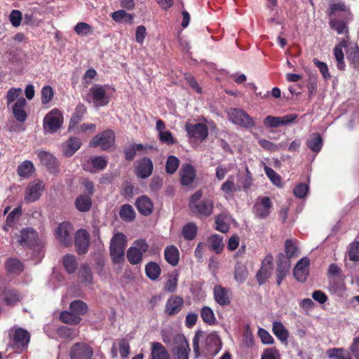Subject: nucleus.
Listing matches in <instances>:
<instances>
[{
    "mask_svg": "<svg viewBox=\"0 0 359 359\" xmlns=\"http://www.w3.org/2000/svg\"><path fill=\"white\" fill-rule=\"evenodd\" d=\"M202 196L201 190L193 194L189 198V208L194 215L208 217L213 212L214 203L211 199L205 198L201 201Z\"/></svg>",
    "mask_w": 359,
    "mask_h": 359,
    "instance_id": "obj_1",
    "label": "nucleus"
},
{
    "mask_svg": "<svg viewBox=\"0 0 359 359\" xmlns=\"http://www.w3.org/2000/svg\"><path fill=\"white\" fill-rule=\"evenodd\" d=\"M127 245V238L123 233H116L111 240L109 250L111 260L119 264L123 260L124 250Z\"/></svg>",
    "mask_w": 359,
    "mask_h": 359,
    "instance_id": "obj_2",
    "label": "nucleus"
},
{
    "mask_svg": "<svg viewBox=\"0 0 359 359\" xmlns=\"http://www.w3.org/2000/svg\"><path fill=\"white\" fill-rule=\"evenodd\" d=\"M63 123V116L57 109L49 111L43 119V129L46 133H53L60 129Z\"/></svg>",
    "mask_w": 359,
    "mask_h": 359,
    "instance_id": "obj_3",
    "label": "nucleus"
},
{
    "mask_svg": "<svg viewBox=\"0 0 359 359\" xmlns=\"http://www.w3.org/2000/svg\"><path fill=\"white\" fill-rule=\"evenodd\" d=\"M18 243L24 247L33 248L41 250L42 244L39 241L36 231L32 228H26L20 231L18 238Z\"/></svg>",
    "mask_w": 359,
    "mask_h": 359,
    "instance_id": "obj_4",
    "label": "nucleus"
},
{
    "mask_svg": "<svg viewBox=\"0 0 359 359\" xmlns=\"http://www.w3.org/2000/svg\"><path fill=\"white\" fill-rule=\"evenodd\" d=\"M229 120L236 125L245 128H251L255 126L253 118L244 110L237 108L231 109L229 111Z\"/></svg>",
    "mask_w": 359,
    "mask_h": 359,
    "instance_id": "obj_5",
    "label": "nucleus"
},
{
    "mask_svg": "<svg viewBox=\"0 0 359 359\" xmlns=\"http://www.w3.org/2000/svg\"><path fill=\"white\" fill-rule=\"evenodd\" d=\"M115 143V133L112 130H106L97 134L91 140V147H100L102 150H107Z\"/></svg>",
    "mask_w": 359,
    "mask_h": 359,
    "instance_id": "obj_6",
    "label": "nucleus"
},
{
    "mask_svg": "<svg viewBox=\"0 0 359 359\" xmlns=\"http://www.w3.org/2000/svg\"><path fill=\"white\" fill-rule=\"evenodd\" d=\"M184 130L187 133L189 138L203 141L208 136V128L205 123H186Z\"/></svg>",
    "mask_w": 359,
    "mask_h": 359,
    "instance_id": "obj_7",
    "label": "nucleus"
},
{
    "mask_svg": "<svg viewBox=\"0 0 359 359\" xmlns=\"http://www.w3.org/2000/svg\"><path fill=\"white\" fill-rule=\"evenodd\" d=\"M353 44L349 41L348 36L341 39L339 43L335 45L333 49V53L336 60L337 68L340 71H344L346 69V63L344 61V54L343 48H345V51L351 48Z\"/></svg>",
    "mask_w": 359,
    "mask_h": 359,
    "instance_id": "obj_8",
    "label": "nucleus"
},
{
    "mask_svg": "<svg viewBox=\"0 0 359 359\" xmlns=\"http://www.w3.org/2000/svg\"><path fill=\"white\" fill-rule=\"evenodd\" d=\"M291 267V262L286 257H284L283 252L277 255L276 278V283L280 286L283 280L289 274Z\"/></svg>",
    "mask_w": 359,
    "mask_h": 359,
    "instance_id": "obj_9",
    "label": "nucleus"
},
{
    "mask_svg": "<svg viewBox=\"0 0 359 359\" xmlns=\"http://www.w3.org/2000/svg\"><path fill=\"white\" fill-rule=\"evenodd\" d=\"M44 189L45 184L42 180L37 179L31 182L25 190V201L30 203L37 201L41 196Z\"/></svg>",
    "mask_w": 359,
    "mask_h": 359,
    "instance_id": "obj_10",
    "label": "nucleus"
},
{
    "mask_svg": "<svg viewBox=\"0 0 359 359\" xmlns=\"http://www.w3.org/2000/svg\"><path fill=\"white\" fill-rule=\"evenodd\" d=\"M73 230V226L67 222H62L56 228V238L62 245L69 246L72 243Z\"/></svg>",
    "mask_w": 359,
    "mask_h": 359,
    "instance_id": "obj_11",
    "label": "nucleus"
},
{
    "mask_svg": "<svg viewBox=\"0 0 359 359\" xmlns=\"http://www.w3.org/2000/svg\"><path fill=\"white\" fill-rule=\"evenodd\" d=\"M91 101L95 108L107 106L110 102L104 86L95 85L91 88Z\"/></svg>",
    "mask_w": 359,
    "mask_h": 359,
    "instance_id": "obj_12",
    "label": "nucleus"
},
{
    "mask_svg": "<svg viewBox=\"0 0 359 359\" xmlns=\"http://www.w3.org/2000/svg\"><path fill=\"white\" fill-rule=\"evenodd\" d=\"M153 170L154 164L151 159L143 157L137 161L135 173L138 178L146 179L152 174Z\"/></svg>",
    "mask_w": 359,
    "mask_h": 359,
    "instance_id": "obj_13",
    "label": "nucleus"
},
{
    "mask_svg": "<svg viewBox=\"0 0 359 359\" xmlns=\"http://www.w3.org/2000/svg\"><path fill=\"white\" fill-rule=\"evenodd\" d=\"M273 207L271 200L268 196H264L261 201L257 202L253 208V212L255 216L259 219L266 218L271 213V209Z\"/></svg>",
    "mask_w": 359,
    "mask_h": 359,
    "instance_id": "obj_14",
    "label": "nucleus"
},
{
    "mask_svg": "<svg viewBox=\"0 0 359 359\" xmlns=\"http://www.w3.org/2000/svg\"><path fill=\"white\" fill-rule=\"evenodd\" d=\"M183 306L184 300L182 297L172 296L168 299L165 303L164 313L169 316H173L181 311Z\"/></svg>",
    "mask_w": 359,
    "mask_h": 359,
    "instance_id": "obj_15",
    "label": "nucleus"
},
{
    "mask_svg": "<svg viewBox=\"0 0 359 359\" xmlns=\"http://www.w3.org/2000/svg\"><path fill=\"white\" fill-rule=\"evenodd\" d=\"M180 344L172 349L173 359H189L190 353L189 344L187 339L183 335L177 336Z\"/></svg>",
    "mask_w": 359,
    "mask_h": 359,
    "instance_id": "obj_16",
    "label": "nucleus"
},
{
    "mask_svg": "<svg viewBox=\"0 0 359 359\" xmlns=\"http://www.w3.org/2000/svg\"><path fill=\"white\" fill-rule=\"evenodd\" d=\"M180 183L182 186H189L196 177L195 168L190 163H184L180 170Z\"/></svg>",
    "mask_w": 359,
    "mask_h": 359,
    "instance_id": "obj_17",
    "label": "nucleus"
},
{
    "mask_svg": "<svg viewBox=\"0 0 359 359\" xmlns=\"http://www.w3.org/2000/svg\"><path fill=\"white\" fill-rule=\"evenodd\" d=\"M75 245L79 254L83 255L88 252L89 247V238L87 230L80 229L76 232Z\"/></svg>",
    "mask_w": 359,
    "mask_h": 359,
    "instance_id": "obj_18",
    "label": "nucleus"
},
{
    "mask_svg": "<svg viewBox=\"0 0 359 359\" xmlns=\"http://www.w3.org/2000/svg\"><path fill=\"white\" fill-rule=\"evenodd\" d=\"M309 259L307 257L302 258L296 264L293 270V275L295 279L299 282L306 281L309 270Z\"/></svg>",
    "mask_w": 359,
    "mask_h": 359,
    "instance_id": "obj_19",
    "label": "nucleus"
},
{
    "mask_svg": "<svg viewBox=\"0 0 359 359\" xmlns=\"http://www.w3.org/2000/svg\"><path fill=\"white\" fill-rule=\"evenodd\" d=\"M71 359H90V346L83 342L74 344L69 351Z\"/></svg>",
    "mask_w": 359,
    "mask_h": 359,
    "instance_id": "obj_20",
    "label": "nucleus"
},
{
    "mask_svg": "<svg viewBox=\"0 0 359 359\" xmlns=\"http://www.w3.org/2000/svg\"><path fill=\"white\" fill-rule=\"evenodd\" d=\"M213 295L215 302L222 306H228L231 303L229 290L220 285L214 287Z\"/></svg>",
    "mask_w": 359,
    "mask_h": 359,
    "instance_id": "obj_21",
    "label": "nucleus"
},
{
    "mask_svg": "<svg viewBox=\"0 0 359 359\" xmlns=\"http://www.w3.org/2000/svg\"><path fill=\"white\" fill-rule=\"evenodd\" d=\"M37 157L48 170L52 173L57 172L58 163L56 158L50 153L45 151H36Z\"/></svg>",
    "mask_w": 359,
    "mask_h": 359,
    "instance_id": "obj_22",
    "label": "nucleus"
},
{
    "mask_svg": "<svg viewBox=\"0 0 359 359\" xmlns=\"http://www.w3.org/2000/svg\"><path fill=\"white\" fill-rule=\"evenodd\" d=\"M135 205L139 212L142 215L149 216L153 212V202L148 196L145 195L138 197L136 199Z\"/></svg>",
    "mask_w": 359,
    "mask_h": 359,
    "instance_id": "obj_23",
    "label": "nucleus"
},
{
    "mask_svg": "<svg viewBox=\"0 0 359 359\" xmlns=\"http://www.w3.org/2000/svg\"><path fill=\"white\" fill-rule=\"evenodd\" d=\"M151 359H172L168 349L160 342L151 344Z\"/></svg>",
    "mask_w": 359,
    "mask_h": 359,
    "instance_id": "obj_24",
    "label": "nucleus"
},
{
    "mask_svg": "<svg viewBox=\"0 0 359 359\" xmlns=\"http://www.w3.org/2000/svg\"><path fill=\"white\" fill-rule=\"evenodd\" d=\"M26 104V100L23 97H21L12 105L13 116L19 122H24L27 119V116L25 111Z\"/></svg>",
    "mask_w": 359,
    "mask_h": 359,
    "instance_id": "obj_25",
    "label": "nucleus"
},
{
    "mask_svg": "<svg viewBox=\"0 0 359 359\" xmlns=\"http://www.w3.org/2000/svg\"><path fill=\"white\" fill-rule=\"evenodd\" d=\"M164 257L168 264L172 266H177L180 261V252L177 247L172 245L166 247L164 250Z\"/></svg>",
    "mask_w": 359,
    "mask_h": 359,
    "instance_id": "obj_26",
    "label": "nucleus"
},
{
    "mask_svg": "<svg viewBox=\"0 0 359 359\" xmlns=\"http://www.w3.org/2000/svg\"><path fill=\"white\" fill-rule=\"evenodd\" d=\"M346 59L350 67L353 69L359 67V47L358 44L353 43V46L346 50Z\"/></svg>",
    "mask_w": 359,
    "mask_h": 359,
    "instance_id": "obj_27",
    "label": "nucleus"
},
{
    "mask_svg": "<svg viewBox=\"0 0 359 359\" xmlns=\"http://www.w3.org/2000/svg\"><path fill=\"white\" fill-rule=\"evenodd\" d=\"M349 20V17H343L341 20H339L337 18L330 19L329 24L330 27L335 30L337 34H341L343 33H348V29L347 27V22Z\"/></svg>",
    "mask_w": 359,
    "mask_h": 359,
    "instance_id": "obj_28",
    "label": "nucleus"
},
{
    "mask_svg": "<svg viewBox=\"0 0 359 359\" xmlns=\"http://www.w3.org/2000/svg\"><path fill=\"white\" fill-rule=\"evenodd\" d=\"M233 275L236 281L241 284L245 281L249 273L246 266L238 262L235 264Z\"/></svg>",
    "mask_w": 359,
    "mask_h": 359,
    "instance_id": "obj_29",
    "label": "nucleus"
},
{
    "mask_svg": "<svg viewBox=\"0 0 359 359\" xmlns=\"http://www.w3.org/2000/svg\"><path fill=\"white\" fill-rule=\"evenodd\" d=\"M15 346L18 347L25 346L29 341V333L21 328L17 329L13 334Z\"/></svg>",
    "mask_w": 359,
    "mask_h": 359,
    "instance_id": "obj_30",
    "label": "nucleus"
},
{
    "mask_svg": "<svg viewBox=\"0 0 359 359\" xmlns=\"http://www.w3.org/2000/svg\"><path fill=\"white\" fill-rule=\"evenodd\" d=\"M273 333L282 342H286L289 337V332L281 322L275 321L273 323Z\"/></svg>",
    "mask_w": 359,
    "mask_h": 359,
    "instance_id": "obj_31",
    "label": "nucleus"
},
{
    "mask_svg": "<svg viewBox=\"0 0 359 359\" xmlns=\"http://www.w3.org/2000/svg\"><path fill=\"white\" fill-rule=\"evenodd\" d=\"M81 145L80 140L76 137L68 140L63 146V153L67 156H72Z\"/></svg>",
    "mask_w": 359,
    "mask_h": 359,
    "instance_id": "obj_32",
    "label": "nucleus"
},
{
    "mask_svg": "<svg viewBox=\"0 0 359 359\" xmlns=\"http://www.w3.org/2000/svg\"><path fill=\"white\" fill-rule=\"evenodd\" d=\"M145 273L149 279L156 280L161 273V269L156 262H150L145 266Z\"/></svg>",
    "mask_w": 359,
    "mask_h": 359,
    "instance_id": "obj_33",
    "label": "nucleus"
},
{
    "mask_svg": "<svg viewBox=\"0 0 359 359\" xmlns=\"http://www.w3.org/2000/svg\"><path fill=\"white\" fill-rule=\"evenodd\" d=\"M208 241L212 250L215 251L217 254H220L222 252L224 246L222 236L214 234L209 237Z\"/></svg>",
    "mask_w": 359,
    "mask_h": 359,
    "instance_id": "obj_34",
    "label": "nucleus"
},
{
    "mask_svg": "<svg viewBox=\"0 0 359 359\" xmlns=\"http://www.w3.org/2000/svg\"><path fill=\"white\" fill-rule=\"evenodd\" d=\"M206 343L210 346L208 351L213 354H217L222 348V341L216 334H210L206 338Z\"/></svg>",
    "mask_w": 359,
    "mask_h": 359,
    "instance_id": "obj_35",
    "label": "nucleus"
},
{
    "mask_svg": "<svg viewBox=\"0 0 359 359\" xmlns=\"http://www.w3.org/2000/svg\"><path fill=\"white\" fill-rule=\"evenodd\" d=\"M120 217L125 222H133L135 219L136 213L131 205L124 204L121 207Z\"/></svg>",
    "mask_w": 359,
    "mask_h": 359,
    "instance_id": "obj_36",
    "label": "nucleus"
},
{
    "mask_svg": "<svg viewBox=\"0 0 359 359\" xmlns=\"http://www.w3.org/2000/svg\"><path fill=\"white\" fill-rule=\"evenodd\" d=\"M341 11L343 12V16L342 17H349L351 15V11L348 8L346 7L345 4L342 1L333 3L330 4L329 10H328V15L330 16L336 15L337 11Z\"/></svg>",
    "mask_w": 359,
    "mask_h": 359,
    "instance_id": "obj_37",
    "label": "nucleus"
},
{
    "mask_svg": "<svg viewBox=\"0 0 359 359\" xmlns=\"http://www.w3.org/2000/svg\"><path fill=\"white\" fill-rule=\"evenodd\" d=\"M126 256L130 264L136 265L141 262L143 255L138 248L130 247L126 252Z\"/></svg>",
    "mask_w": 359,
    "mask_h": 359,
    "instance_id": "obj_38",
    "label": "nucleus"
},
{
    "mask_svg": "<svg viewBox=\"0 0 359 359\" xmlns=\"http://www.w3.org/2000/svg\"><path fill=\"white\" fill-rule=\"evenodd\" d=\"M34 170L32 162L25 161L18 165L17 172L22 177H28L34 172Z\"/></svg>",
    "mask_w": 359,
    "mask_h": 359,
    "instance_id": "obj_39",
    "label": "nucleus"
},
{
    "mask_svg": "<svg viewBox=\"0 0 359 359\" xmlns=\"http://www.w3.org/2000/svg\"><path fill=\"white\" fill-rule=\"evenodd\" d=\"M198 227L194 222H189L185 224L182 230V234L184 239L191 241L197 235Z\"/></svg>",
    "mask_w": 359,
    "mask_h": 359,
    "instance_id": "obj_40",
    "label": "nucleus"
},
{
    "mask_svg": "<svg viewBox=\"0 0 359 359\" xmlns=\"http://www.w3.org/2000/svg\"><path fill=\"white\" fill-rule=\"evenodd\" d=\"M75 205L80 212H87L90 210V196L89 194L79 195L76 201Z\"/></svg>",
    "mask_w": 359,
    "mask_h": 359,
    "instance_id": "obj_41",
    "label": "nucleus"
},
{
    "mask_svg": "<svg viewBox=\"0 0 359 359\" xmlns=\"http://www.w3.org/2000/svg\"><path fill=\"white\" fill-rule=\"evenodd\" d=\"M111 18L116 22H126L132 24L133 21V15L128 13L124 10H118L112 13Z\"/></svg>",
    "mask_w": 359,
    "mask_h": 359,
    "instance_id": "obj_42",
    "label": "nucleus"
},
{
    "mask_svg": "<svg viewBox=\"0 0 359 359\" xmlns=\"http://www.w3.org/2000/svg\"><path fill=\"white\" fill-rule=\"evenodd\" d=\"M201 317L203 322L209 325H215L216 318L212 309L207 306H205L201 309Z\"/></svg>",
    "mask_w": 359,
    "mask_h": 359,
    "instance_id": "obj_43",
    "label": "nucleus"
},
{
    "mask_svg": "<svg viewBox=\"0 0 359 359\" xmlns=\"http://www.w3.org/2000/svg\"><path fill=\"white\" fill-rule=\"evenodd\" d=\"M306 146L315 153H318L323 147V139L318 133L314 134L313 137L306 141Z\"/></svg>",
    "mask_w": 359,
    "mask_h": 359,
    "instance_id": "obj_44",
    "label": "nucleus"
},
{
    "mask_svg": "<svg viewBox=\"0 0 359 359\" xmlns=\"http://www.w3.org/2000/svg\"><path fill=\"white\" fill-rule=\"evenodd\" d=\"M53 330L57 332L58 337L64 339L71 340L76 336L75 331L66 326L56 327L53 325Z\"/></svg>",
    "mask_w": 359,
    "mask_h": 359,
    "instance_id": "obj_45",
    "label": "nucleus"
},
{
    "mask_svg": "<svg viewBox=\"0 0 359 359\" xmlns=\"http://www.w3.org/2000/svg\"><path fill=\"white\" fill-rule=\"evenodd\" d=\"M144 149H145V147L142 144L134 143L130 147L124 149L123 153L125 158L128 161H131L135 157L137 151H142Z\"/></svg>",
    "mask_w": 359,
    "mask_h": 359,
    "instance_id": "obj_46",
    "label": "nucleus"
},
{
    "mask_svg": "<svg viewBox=\"0 0 359 359\" xmlns=\"http://www.w3.org/2000/svg\"><path fill=\"white\" fill-rule=\"evenodd\" d=\"M60 319L64 323L69 325H77L81 321V318L72 311L62 312L60 315Z\"/></svg>",
    "mask_w": 359,
    "mask_h": 359,
    "instance_id": "obj_47",
    "label": "nucleus"
},
{
    "mask_svg": "<svg viewBox=\"0 0 359 359\" xmlns=\"http://www.w3.org/2000/svg\"><path fill=\"white\" fill-rule=\"evenodd\" d=\"M6 268L8 272L18 274L22 271L24 266L19 260L11 258L7 260L6 263Z\"/></svg>",
    "mask_w": 359,
    "mask_h": 359,
    "instance_id": "obj_48",
    "label": "nucleus"
},
{
    "mask_svg": "<svg viewBox=\"0 0 359 359\" xmlns=\"http://www.w3.org/2000/svg\"><path fill=\"white\" fill-rule=\"evenodd\" d=\"M328 288L330 292L341 295L345 290V285L343 281H338L334 278H330Z\"/></svg>",
    "mask_w": 359,
    "mask_h": 359,
    "instance_id": "obj_49",
    "label": "nucleus"
},
{
    "mask_svg": "<svg viewBox=\"0 0 359 359\" xmlns=\"http://www.w3.org/2000/svg\"><path fill=\"white\" fill-rule=\"evenodd\" d=\"M180 165L179 159L175 156H169L165 163V171L169 175L174 174Z\"/></svg>",
    "mask_w": 359,
    "mask_h": 359,
    "instance_id": "obj_50",
    "label": "nucleus"
},
{
    "mask_svg": "<svg viewBox=\"0 0 359 359\" xmlns=\"http://www.w3.org/2000/svg\"><path fill=\"white\" fill-rule=\"evenodd\" d=\"M285 252L284 257H286L289 260L291 258L297 256L298 248L292 240H286L285 242Z\"/></svg>",
    "mask_w": 359,
    "mask_h": 359,
    "instance_id": "obj_51",
    "label": "nucleus"
},
{
    "mask_svg": "<svg viewBox=\"0 0 359 359\" xmlns=\"http://www.w3.org/2000/svg\"><path fill=\"white\" fill-rule=\"evenodd\" d=\"M4 300L6 304L13 306L20 300V295L13 290H6L4 292Z\"/></svg>",
    "mask_w": 359,
    "mask_h": 359,
    "instance_id": "obj_52",
    "label": "nucleus"
},
{
    "mask_svg": "<svg viewBox=\"0 0 359 359\" xmlns=\"http://www.w3.org/2000/svg\"><path fill=\"white\" fill-rule=\"evenodd\" d=\"M63 265L69 273H74L77 266L75 257L72 255H67L63 259Z\"/></svg>",
    "mask_w": 359,
    "mask_h": 359,
    "instance_id": "obj_53",
    "label": "nucleus"
},
{
    "mask_svg": "<svg viewBox=\"0 0 359 359\" xmlns=\"http://www.w3.org/2000/svg\"><path fill=\"white\" fill-rule=\"evenodd\" d=\"M69 308L72 312L79 316L87 311L88 306L81 300H75L70 304Z\"/></svg>",
    "mask_w": 359,
    "mask_h": 359,
    "instance_id": "obj_54",
    "label": "nucleus"
},
{
    "mask_svg": "<svg viewBox=\"0 0 359 359\" xmlns=\"http://www.w3.org/2000/svg\"><path fill=\"white\" fill-rule=\"evenodd\" d=\"M328 355L332 359H351L349 353L343 348H332L327 351Z\"/></svg>",
    "mask_w": 359,
    "mask_h": 359,
    "instance_id": "obj_55",
    "label": "nucleus"
},
{
    "mask_svg": "<svg viewBox=\"0 0 359 359\" xmlns=\"http://www.w3.org/2000/svg\"><path fill=\"white\" fill-rule=\"evenodd\" d=\"M271 269H266L265 266H260L256 274V279L259 285L266 283L271 276Z\"/></svg>",
    "mask_w": 359,
    "mask_h": 359,
    "instance_id": "obj_56",
    "label": "nucleus"
},
{
    "mask_svg": "<svg viewBox=\"0 0 359 359\" xmlns=\"http://www.w3.org/2000/svg\"><path fill=\"white\" fill-rule=\"evenodd\" d=\"M348 255L349 260L359 262V241H354L349 245Z\"/></svg>",
    "mask_w": 359,
    "mask_h": 359,
    "instance_id": "obj_57",
    "label": "nucleus"
},
{
    "mask_svg": "<svg viewBox=\"0 0 359 359\" xmlns=\"http://www.w3.org/2000/svg\"><path fill=\"white\" fill-rule=\"evenodd\" d=\"M22 89L20 88H12L7 91L6 100L8 107H9L15 100L21 97Z\"/></svg>",
    "mask_w": 359,
    "mask_h": 359,
    "instance_id": "obj_58",
    "label": "nucleus"
},
{
    "mask_svg": "<svg viewBox=\"0 0 359 359\" xmlns=\"http://www.w3.org/2000/svg\"><path fill=\"white\" fill-rule=\"evenodd\" d=\"M264 172L266 176L275 185L278 187L281 185V177L273 169H272L270 167L266 166L264 168Z\"/></svg>",
    "mask_w": 359,
    "mask_h": 359,
    "instance_id": "obj_59",
    "label": "nucleus"
},
{
    "mask_svg": "<svg viewBox=\"0 0 359 359\" xmlns=\"http://www.w3.org/2000/svg\"><path fill=\"white\" fill-rule=\"evenodd\" d=\"M107 163L108 161L104 156H97L91 158L92 167L98 171L104 170L107 167Z\"/></svg>",
    "mask_w": 359,
    "mask_h": 359,
    "instance_id": "obj_60",
    "label": "nucleus"
},
{
    "mask_svg": "<svg viewBox=\"0 0 359 359\" xmlns=\"http://www.w3.org/2000/svg\"><path fill=\"white\" fill-rule=\"evenodd\" d=\"M53 97V90L49 86H43L41 89V102L43 104L49 103Z\"/></svg>",
    "mask_w": 359,
    "mask_h": 359,
    "instance_id": "obj_61",
    "label": "nucleus"
},
{
    "mask_svg": "<svg viewBox=\"0 0 359 359\" xmlns=\"http://www.w3.org/2000/svg\"><path fill=\"white\" fill-rule=\"evenodd\" d=\"M313 63L319 69V71L325 80H328L330 79L331 75L329 72L328 67L325 62L319 61L315 58L313 60Z\"/></svg>",
    "mask_w": 359,
    "mask_h": 359,
    "instance_id": "obj_62",
    "label": "nucleus"
},
{
    "mask_svg": "<svg viewBox=\"0 0 359 359\" xmlns=\"http://www.w3.org/2000/svg\"><path fill=\"white\" fill-rule=\"evenodd\" d=\"M74 30L77 35L81 37L86 36L90 32V25L86 22H79L75 25Z\"/></svg>",
    "mask_w": 359,
    "mask_h": 359,
    "instance_id": "obj_63",
    "label": "nucleus"
},
{
    "mask_svg": "<svg viewBox=\"0 0 359 359\" xmlns=\"http://www.w3.org/2000/svg\"><path fill=\"white\" fill-rule=\"evenodd\" d=\"M280 357L278 349L275 347L266 348L261 356V359H277Z\"/></svg>",
    "mask_w": 359,
    "mask_h": 359,
    "instance_id": "obj_64",
    "label": "nucleus"
}]
</instances>
